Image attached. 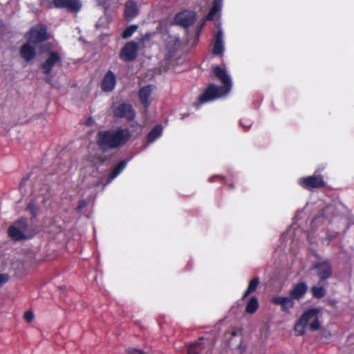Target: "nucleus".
<instances>
[{"label": "nucleus", "instance_id": "1", "mask_svg": "<svg viewBox=\"0 0 354 354\" xmlns=\"http://www.w3.org/2000/svg\"><path fill=\"white\" fill-rule=\"evenodd\" d=\"M214 73L215 76L222 82V86H216L214 84H211L200 95L198 100L200 104H203L210 101H213L219 97L225 96L231 90L232 82L230 75L225 69L216 66L214 67Z\"/></svg>", "mask_w": 354, "mask_h": 354}, {"label": "nucleus", "instance_id": "2", "mask_svg": "<svg viewBox=\"0 0 354 354\" xmlns=\"http://www.w3.org/2000/svg\"><path fill=\"white\" fill-rule=\"evenodd\" d=\"M130 137L131 133L127 129L100 131L97 135V144L104 151H107L123 146Z\"/></svg>", "mask_w": 354, "mask_h": 354}, {"label": "nucleus", "instance_id": "3", "mask_svg": "<svg viewBox=\"0 0 354 354\" xmlns=\"http://www.w3.org/2000/svg\"><path fill=\"white\" fill-rule=\"evenodd\" d=\"M319 315V310L317 308H310L305 311L295 325V331L297 335H304L308 325L313 331L319 330L321 326Z\"/></svg>", "mask_w": 354, "mask_h": 354}, {"label": "nucleus", "instance_id": "4", "mask_svg": "<svg viewBox=\"0 0 354 354\" xmlns=\"http://www.w3.org/2000/svg\"><path fill=\"white\" fill-rule=\"evenodd\" d=\"M8 233L12 239L20 241L31 238L34 235V230L28 225L27 219L21 218L9 227Z\"/></svg>", "mask_w": 354, "mask_h": 354}, {"label": "nucleus", "instance_id": "5", "mask_svg": "<svg viewBox=\"0 0 354 354\" xmlns=\"http://www.w3.org/2000/svg\"><path fill=\"white\" fill-rule=\"evenodd\" d=\"M145 38L140 39L139 42L131 41L127 43L122 49L120 57L126 62L133 60L136 56L138 50L144 46Z\"/></svg>", "mask_w": 354, "mask_h": 354}, {"label": "nucleus", "instance_id": "6", "mask_svg": "<svg viewBox=\"0 0 354 354\" xmlns=\"http://www.w3.org/2000/svg\"><path fill=\"white\" fill-rule=\"evenodd\" d=\"M62 66L61 55L56 51H50L48 53V57L41 64V68L46 75L50 74L53 66Z\"/></svg>", "mask_w": 354, "mask_h": 354}, {"label": "nucleus", "instance_id": "7", "mask_svg": "<svg viewBox=\"0 0 354 354\" xmlns=\"http://www.w3.org/2000/svg\"><path fill=\"white\" fill-rule=\"evenodd\" d=\"M48 39L46 26L40 25L33 27L29 32L28 41L32 44L39 43Z\"/></svg>", "mask_w": 354, "mask_h": 354}, {"label": "nucleus", "instance_id": "8", "mask_svg": "<svg viewBox=\"0 0 354 354\" xmlns=\"http://www.w3.org/2000/svg\"><path fill=\"white\" fill-rule=\"evenodd\" d=\"M299 183L306 189L319 188L324 185L323 178L316 173L310 176L299 179Z\"/></svg>", "mask_w": 354, "mask_h": 354}, {"label": "nucleus", "instance_id": "9", "mask_svg": "<svg viewBox=\"0 0 354 354\" xmlns=\"http://www.w3.org/2000/svg\"><path fill=\"white\" fill-rule=\"evenodd\" d=\"M113 115L115 118H125L128 120H133L136 116L132 106L126 103L118 105L114 109Z\"/></svg>", "mask_w": 354, "mask_h": 354}, {"label": "nucleus", "instance_id": "10", "mask_svg": "<svg viewBox=\"0 0 354 354\" xmlns=\"http://www.w3.org/2000/svg\"><path fill=\"white\" fill-rule=\"evenodd\" d=\"M314 269L317 272V276L319 277L318 284L324 282V280L329 278L332 274V268L327 261L319 263L314 266Z\"/></svg>", "mask_w": 354, "mask_h": 354}, {"label": "nucleus", "instance_id": "11", "mask_svg": "<svg viewBox=\"0 0 354 354\" xmlns=\"http://www.w3.org/2000/svg\"><path fill=\"white\" fill-rule=\"evenodd\" d=\"M53 3L57 8H66L72 12H77L82 7L79 0H53Z\"/></svg>", "mask_w": 354, "mask_h": 354}, {"label": "nucleus", "instance_id": "12", "mask_svg": "<svg viewBox=\"0 0 354 354\" xmlns=\"http://www.w3.org/2000/svg\"><path fill=\"white\" fill-rule=\"evenodd\" d=\"M196 20V14L192 11H184L178 13L175 17L176 24L187 28L191 26Z\"/></svg>", "mask_w": 354, "mask_h": 354}, {"label": "nucleus", "instance_id": "13", "mask_svg": "<svg viewBox=\"0 0 354 354\" xmlns=\"http://www.w3.org/2000/svg\"><path fill=\"white\" fill-rule=\"evenodd\" d=\"M222 8V0H214L212 7L211 8L209 13L207 15L205 18L203 20L201 24L199 25L196 31V37H198L200 32L203 28L206 20H213L216 15L221 10Z\"/></svg>", "mask_w": 354, "mask_h": 354}, {"label": "nucleus", "instance_id": "14", "mask_svg": "<svg viewBox=\"0 0 354 354\" xmlns=\"http://www.w3.org/2000/svg\"><path fill=\"white\" fill-rule=\"evenodd\" d=\"M116 84V77L111 71H108L101 82V88L103 91H112Z\"/></svg>", "mask_w": 354, "mask_h": 354}, {"label": "nucleus", "instance_id": "15", "mask_svg": "<svg viewBox=\"0 0 354 354\" xmlns=\"http://www.w3.org/2000/svg\"><path fill=\"white\" fill-rule=\"evenodd\" d=\"M272 302L274 304L281 306L282 310L287 313L289 312L295 305L294 299L291 297H274L272 299Z\"/></svg>", "mask_w": 354, "mask_h": 354}, {"label": "nucleus", "instance_id": "16", "mask_svg": "<svg viewBox=\"0 0 354 354\" xmlns=\"http://www.w3.org/2000/svg\"><path fill=\"white\" fill-rule=\"evenodd\" d=\"M224 50L223 32V30L219 28L215 35L212 53L214 55H222Z\"/></svg>", "mask_w": 354, "mask_h": 354}, {"label": "nucleus", "instance_id": "17", "mask_svg": "<svg viewBox=\"0 0 354 354\" xmlns=\"http://www.w3.org/2000/svg\"><path fill=\"white\" fill-rule=\"evenodd\" d=\"M138 14L137 3L133 0H128L125 3L124 17L126 20L130 21Z\"/></svg>", "mask_w": 354, "mask_h": 354}, {"label": "nucleus", "instance_id": "18", "mask_svg": "<svg viewBox=\"0 0 354 354\" xmlns=\"http://www.w3.org/2000/svg\"><path fill=\"white\" fill-rule=\"evenodd\" d=\"M308 286L305 282H300L295 284L290 292V296L295 299H300L306 294Z\"/></svg>", "mask_w": 354, "mask_h": 354}, {"label": "nucleus", "instance_id": "19", "mask_svg": "<svg viewBox=\"0 0 354 354\" xmlns=\"http://www.w3.org/2000/svg\"><path fill=\"white\" fill-rule=\"evenodd\" d=\"M32 42L24 44L21 48V55L26 61H30L34 58L36 52L35 48L32 46Z\"/></svg>", "mask_w": 354, "mask_h": 354}, {"label": "nucleus", "instance_id": "20", "mask_svg": "<svg viewBox=\"0 0 354 354\" xmlns=\"http://www.w3.org/2000/svg\"><path fill=\"white\" fill-rule=\"evenodd\" d=\"M152 91V86H146L142 87L140 90L139 97L140 102L145 105V107H147L150 104L149 97L151 96Z\"/></svg>", "mask_w": 354, "mask_h": 354}, {"label": "nucleus", "instance_id": "21", "mask_svg": "<svg viewBox=\"0 0 354 354\" xmlns=\"http://www.w3.org/2000/svg\"><path fill=\"white\" fill-rule=\"evenodd\" d=\"M162 127L160 125H156L148 134L147 138V145L153 142L162 135Z\"/></svg>", "mask_w": 354, "mask_h": 354}, {"label": "nucleus", "instance_id": "22", "mask_svg": "<svg viewBox=\"0 0 354 354\" xmlns=\"http://www.w3.org/2000/svg\"><path fill=\"white\" fill-rule=\"evenodd\" d=\"M127 163V162L126 160H122L113 168V171L109 175V180L108 183L113 180L115 177H117L124 170V169L126 167Z\"/></svg>", "mask_w": 354, "mask_h": 354}, {"label": "nucleus", "instance_id": "23", "mask_svg": "<svg viewBox=\"0 0 354 354\" xmlns=\"http://www.w3.org/2000/svg\"><path fill=\"white\" fill-rule=\"evenodd\" d=\"M180 41L176 37H169L166 41V47L170 53H174L179 47Z\"/></svg>", "mask_w": 354, "mask_h": 354}, {"label": "nucleus", "instance_id": "24", "mask_svg": "<svg viewBox=\"0 0 354 354\" xmlns=\"http://www.w3.org/2000/svg\"><path fill=\"white\" fill-rule=\"evenodd\" d=\"M259 307V301L256 297H252L248 301L245 311L248 313L252 314L257 310Z\"/></svg>", "mask_w": 354, "mask_h": 354}, {"label": "nucleus", "instance_id": "25", "mask_svg": "<svg viewBox=\"0 0 354 354\" xmlns=\"http://www.w3.org/2000/svg\"><path fill=\"white\" fill-rule=\"evenodd\" d=\"M319 286H313L311 288L312 295L315 298L320 299L325 296L326 290L324 288L325 285L324 282H322L321 284H319Z\"/></svg>", "mask_w": 354, "mask_h": 354}, {"label": "nucleus", "instance_id": "26", "mask_svg": "<svg viewBox=\"0 0 354 354\" xmlns=\"http://www.w3.org/2000/svg\"><path fill=\"white\" fill-rule=\"evenodd\" d=\"M259 283V278L255 277L249 283L247 290L245 291L242 299H244L250 293L254 292Z\"/></svg>", "mask_w": 354, "mask_h": 354}, {"label": "nucleus", "instance_id": "27", "mask_svg": "<svg viewBox=\"0 0 354 354\" xmlns=\"http://www.w3.org/2000/svg\"><path fill=\"white\" fill-rule=\"evenodd\" d=\"M138 28V25H131L128 26L122 32V38L127 39L130 37L136 31Z\"/></svg>", "mask_w": 354, "mask_h": 354}, {"label": "nucleus", "instance_id": "28", "mask_svg": "<svg viewBox=\"0 0 354 354\" xmlns=\"http://www.w3.org/2000/svg\"><path fill=\"white\" fill-rule=\"evenodd\" d=\"M203 338H200L198 342L190 345L187 349V354H198L201 351V342Z\"/></svg>", "mask_w": 354, "mask_h": 354}, {"label": "nucleus", "instance_id": "29", "mask_svg": "<svg viewBox=\"0 0 354 354\" xmlns=\"http://www.w3.org/2000/svg\"><path fill=\"white\" fill-rule=\"evenodd\" d=\"M37 206L36 204H35L33 202H31L28 204L27 207V209L30 212V213L32 214V217H35L37 215Z\"/></svg>", "mask_w": 354, "mask_h": 354}, {"label": "nucleus", "instance_id": "30", "mask_svg": "<svg viewBox=\"0 0 354 354\" xmlns=\"http://www.w3.org/2000/svg\"><path fill=\"white\" fill-rule=\"evenodd\" d=\"M111 0H97V2L99 6H103L105 10H107L111 7Z\"/></svg>", "mask_w": 354, "mask_h": 354}, {"label": "nucleus", "instance_id": "31", "mask_svg": "<svg viewBox=\"0 0 354 354\" xmlns=\"http://www.w3.org/2000/svg\"><path fill=\"white\" fill-rule=\"evenodd\" d=\"M24 319L28 322H30L34 319V314L32 311H26L24 315Z\"/></svg>", "mask_w": 354, "mask_h": 354}, {"label": "nucleus", "instance_id": "32", "mask_svg": "<svg viewBox=\"0 0 354 354\" xmlns=\"http://www.w3.org/2000/svg\"><path fill=\"white\" fill-rule=\"evenodd\" d=\"M86 206V202L84 200H81L76 208L77 212H81Z\"/></svg>", "mask_w": 354, "mask_h": 354}, {"label": "nucleus", "instance_id": "33", "mask_svg": "<svg viewBox=\"0 0 354 354\" xmlns=\"http://www.w3.org/2000/svg\"><path fill=\"white\" fill-rule=\"evenodd\" d=\"M8 280V275L6 274H0V287L2 286Z\"/></svg>", "mask_w": 354, "mask_h": 354}, {"label": "nucleus", "instance_id": "34", "mask_svg": "<svg viewBox=\"0 0 354 354\" xmlns=\"http://www.w3.org/2000/svg\"><path fill=\"white\" fill-rule=\"evenodd\" d=\"M129 354H145L141 350L136 349V348H129L128 350Z\"/></svg>", "mask_w": 354, "mask_h": 354}, {"label": "nucleus", "instance_id": "35", "mask_svg": "<svg viewBox=\"0 0 354 354\" xmlns=\"http://www.w3.org/2000/svg\"><path fill=\"white\" fill-rule=\"evenodd\" d=\"M240 124L241 126H243L244 128H245L247 130L249 129V128L251 126V124L249 123V124H247V125H243V123L242 122V120L240 121Z\"/></svg>", "mask_w": 354, "mask_h": 354}, {"label": "nucleus", "instance_id": "36", "mask_svg": "<svg viewBox=\"0 0 354 354\" xmlns=\"http://www.w3.org/2000/svg\"><path fill=\"white\" fill-rule=\"evenodd\" d=\"M136 1H137V2H136L137 3H141L143 1V0H136Z\"/></svg>", "mask_w": 354, "mask_h": 354}, {"label": "nucleus", "instance_id": "37", "mask_svg": "<svg viewBox=\"0 0 354 354\" xmlns=\"http://www.w3.org/2000/svg\"><path fill=\"white\" fill-rule=\"evenodd\" d=\"M47 82H50V79H46Z\"/></svg>", "mask_w": 354, "mask_h": 354}, {"label": "nucleus", "instance_id": "38", "mask_svg": "<svg viewBox=\"0 0 354 354\" xmlns=\"http://www.w3.org/2000/svg\"><path fill=\"white\" fill-rule=\"evenodd\" d=\"M99 184H100V182L98 181V182L95 184V185H98Z\"/></svg>", "mask_w": 354, "mask_h": 354}]
</instances>
